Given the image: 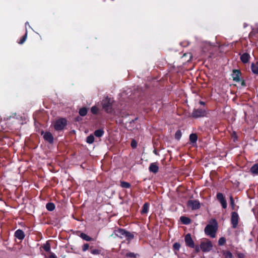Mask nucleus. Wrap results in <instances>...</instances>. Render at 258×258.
<instances>
[{
    "label": "nucleus",
    "mask_w": 258,
    "mask_h": 258,
    "mask_svg": "<svg viewBox=\"0 0 258 258\" xmlns=\"http://www.w3.org/2000/svg\"><path fill=\"white\" fill-rule=\"evenodd\" d=\"M182 136V133L180 130L177 131L175 134V138L177 140H179Z\"/></svg>",
    "instance_id": "25"
},
{
    "label": "nucleus",
    "mask_w": 258,
    "mask_h": 258,
    "mask_svg": "<svg viewBox=\"0 0 258 258\" xmlns=\"http://www.w3.org/2000/svg\"><path fill=\"white\" fill-rule=\"evenodd\" d=\"M80 237L86 241H90L92 239V238L90 237L83 233H82L81 234Z\"/></svg>",
    "instance_id": "19"
},
{
    "label": "nucleus",
    "mask_w": 258,
    "mask_h": 258,
    "mask_svg": "<svg viewBox=\"0 0 258 258\" xmlns=\"http://www.w3.org/2000/svg\"><path fill=\"white\" fill-rule=\"evenodd\" d=\"M137 142L135 140H132V142H131V146L133 148H135L137 147Z\"/></svg>",
    "instance_id": "31"
},
{
    "label": "nucleus",
    "mask_w": 258,
    "mask_h": 258,
    "mask_svg": "<svg viewBox=\"0 0 258 258\" xmlns=\"http://www.w3.org/2000/svg\"><path fill=\"white\" fill-rule=\"evenodd\" d=\"M154 153H155V154H156V150H154Z\"/></svg>",
    "instance_id": "44"
},
{
    "label": "nucleus",
    "mask_w": 258,
    "mask_h": 258,
    "mask_svg": "<svg viewBox=\"0 0 258 258\" xmlns=\"http://www.w3.org/2000/svg\"><path fill=\"white\" fill-rule=\"evenodd\" d=\"M55 206L53 203H49L46 205V208L48 211H52L54 209Z\"/></svg>",
    "instance_id": "18"
},
{
    "label": "nucleus",
    "mask_w": 258,
    "mask_h": 258,
    "mask_svg": "<svg viewBox=\"0 0 258 258\" xmlns=\"http://www.w3.org/2000/svg\"><path fill=\"white\" fill-rule=\"evenodd\" d=\"M126 255L127 256L133 257L134 256V254L133 253H127Z\"/></svg>",
    "instance_id": "39"
},
{
    "label": "nucleus",
    "mask_w": 258,
    "mask_h": 258,
    "mask_svg": "<svg viewBox=\"0 0 258 258\" xmlns=\"http://www.w3.org/2000/svg\"><path fill=\"white\" fill-rule=\"evenodd\" d=\"M250 171L253 174H258V163L251 167Z\"/></svg>",
    "instance_id": "15"
},
{
    "label": "nucleus",
    "mask_w": 258,
    "mask_h": 258,
    "mask_svg": "<svg viewBox=\"0 0 258 258\" xmlns=\"http://www.w3.org/2000/svg\"><path fill=\"white\" fill-rule=\"evenodd\" d=\"M251 69L253 73L258 74V65L252 64Z\"/></svg>",
    "instance_id": "24"
},
{
    "label": "nucleus",
    "mask_w": 258,
    "mask_h": 258,
    "mask_svg": "<svg viewBox=\"0 0 258 258\" xmlns=\"http://www.w3.org/2000/svg\"><path fill=\"white\" fill-rule=\"evenodd\" d=\"M15 236L18 239L22 240L24 239L25 234L22 230L19 229L15 232Z\"/></svg>",
    "instance_id": "12"
},
{
    "label": "nucleus",
    "mask_w": 258,
    "mask_h": 258,
    "mask_svg": "<svg viewBox=\"0 0 258 258\" xmlns=\"http://www.w3.org/2000/svg\"><path fill=\"white\" fill-rule=\"evenodd\" d=\"M98 111V108L96 106H93L91 108V111L92 112V113H96Z\"/></svg>",
    "instance_id": "35"
},
{
    "label": "nucleus",
    "mask_w": 258,
    "mask_h": 258,
    "mask_svg": "<svg viewBox=\"0 0 258 258\" xmlns=\"http://www.w3.org/2000/svg\"><path fill=\"white\" fill-rule=\"evenodd\" d=\"M226 242V240L224 237H221L219 239L218 243L220 245H223Z\"/></svg>",
    "instance_id": "27"
},
{
    "label": "nucleus",
    "mask_w": 258,
    "mask_h": 258,
    "mask_svg": "<svg viewBox=\"0 0 258 258\" xmlns=\"http://www.w3.org/2000/svg\"><path fill=\"white\" fill-rule=\"evenodd\" d=\"M44 249L46 251H49L50 249V246L48 244H47L44 246Z\"/></svg>",
    "instance_id": "37"
},
{
    "label": "nucleus",
    "mask_w": 258,
    "mask_h": 258,
    "mask_svg": "<svg viewBox=\"0 0 258 258\" xmlns=\"http://www.w3.org/2000/svg\"><path fill=\"white\" fill-rule=\"evenodd\" d=\"M238 258H244L245 256L243 253H239L237 254Z\"/></svg>",
    "instance_id": "38"
},
{
    "label": "nucleus",
    "mask_w": 258,
    "mask_h": 258,
    "mask_svg": "<svg viewBox=\"0 0 258 258\" xmlns=\"http://www.w3.org/2000/svg\"><path fill=\"white\" fill-rule=\"evenodd\" d=\"M225 258H233V255L230 251H226L224 253Z\"/></svg>",
    "instance_id": "26"
},
{
    "label": "nucleus",
    "mask_w": 258,
    "mask_h": 258,
    "mask_svg": "<svg viewBox=\"0 0 258 258\" xmlns=\"http://www.w3.org/2000/svg\"><path fill=\"white\" fill-rule=\"evenodd\" d=\"M238 215L237 213L234 212L232 213V216H231V223L232 224V226L234 228H236L238 222Z\"/></svg>",
    "instance_id": "7"
},
{
    "label": "nucleus",
    "mask_w": 258,
    "mask_h": 258,
    "mask_svg": "<svg viewBox=\"0 0 258 258\" xmlns=\"http://www.w3.org/2000/svg\"><path fill=\"white\" fill-rule=\"evenodd\" d=\"M27 33L26 32L25 35L23 37V38L21 39V40L19 42V44H22L25 41V40L27 38Z\"/></svg>",
    "instance_id": "28"
},
{
    "label": "nucleus",
    "mask_w": 258,
    "mask_h": 258,
    "mask_svg": "<svg viewBox=\"0 0 258 258\" xmlns=\"http://www.w3.org/2000/svg\"><path fill=\"white\" fill-rule=\"evenodd\" d=\"M114 235H115L116 236L119 237L120 238H122L123 236H124L129 238H133V235H132L129 232H127L126 231H124V230H122L121 229H119L116 230L114 232V233L112 234L111 236H113Z\"/></svg>",
    "instance_id": "3"
},
{
    "label": "nucleus",
    "mask_w": 258,
    "mask_h": 258,
    "mask_svg": "<svg viewBox=\"0 0 258 258\" xmlns=\"http://www.w3.org/2000/svg\"><path fill=\"white\" fill-rule=\"evenodd\" d=\"M230 204H231V206L232 207V208L233 209L234 206V200L232 196L230 197Z\"/></svg>",
    "instance_id": "34"
},
{
    "label": "nucleus",
    "mask_w": 258,
    "mask_h": 258,
    "mask_svg": "<svg viewBox=\"0 0 258 258\" xmlns=\"http://www.w3.org/2000/svg\"><path fill=\"white\" fill-rule=\"evenodd\" d=\"M212 246L211 242L209 241L202 242L201 244V248L203 251H208L210 250Z\"/></svg>",
    "instance_id": "6"
},
{
    "label": "nucleus",
    "mask_w": 258,
    "mask_h": 258,
    "mask_svg": "<svg viewBox=\"0 0 258 258\" xmlns=\"http://www.w3.org/2000/svg\"><path fill=\"white\" fill-rule=\"evenodd\" d=\"M67 124V120L64 118H59L57 119L54 124V128L56 131L62 130Z\"/></svg>",
    "instance_id": "4"
},
{
    "label": "nucleus",
    "mask_w": 258,
    "mask_h": 258,
    "mask_svg": "<svg viewBox=\"0 0 258 258\" xmlns=\"http://www.w3.org/2000/svg\"><path fill=\"white\" fill-rule=\"evenodd\" d=\"M85 114H84V113L81 114V115L82 116H84Z\"/></svg>",
    "instance_id": "43"
},
{
    "label": "nucleus",
    "mask_w": 258,
    "mask_h": 258,
    "mask_svg": "<svg viewBox=\"0 0 258 258\" xmlns=\"http://www.w3.org/2000/svg\"><path fill=\"white\" fill-rule=\"evenodd\" d=\"M217 198L222 204V207L224 209L226 208L227 207V203L222 194L218 193L217 195Z\"/></svg>",
    "instance_id": "8"
},
{
    "label": "nucleus",
    "mask_w": 258,
    "mask_h": 258,
    "mask_svg": "<svg viewBox=\"0 0 258 258\" xmlns=\"http://www.w3.org/2000/svg\"><path fill=\"white\" fill-rule=\"evenodd\" d=\"M149 170L153 173H156L158 171V166L155 163H152L150 165Z\"/></svg>",
    "instance_id": "13"
},
{
    "label": "nucleus",
    "mask_w": 258,
    "mask_h": 258,
    "mask_svg": "<svg viewBox=\"0 0 258 258\" xmlns=\"http://www.w3.org/2000/svg\"><path fill=\"white\" fill-rule=\"evenodd\" d=\"M94 141V137L93 135H90L87 138V142L89 144H92Z\"/></svg>",
    "instance_id": "22"
},
{
    "label": "nucleus",
    "mask_w": 258,
    "mask_h": 258,
    "mask_svg": "<svg viewBox=\"0 0 258 258\" xmlns=\"http://www.w3.org/2000/svg\"><path fill=\"white\" fill-rule=\"evenodd\" d=\"M180 245L178 243H175L173 244V248L174 250H179V249L180 248Z\"/></svg>",
    "instance_id": "29"
},
{
    "label": "nucleus",
    "mask_w": 258,
    "mask_h": 258,
    "mask_svg": "<svg viewBox=\"0 0 258 258\" xmlns=\"http://www.w3.org/2000/svg\"><path fill=\"white\" fill-rule=\"evenodd\" d=\"M120 185L123 188H129L131 186L129 183L125 181H121Z\"/></svg>",
    "instance_id": "23"
},
{
    "label": "nucleus",
    "mask_w": 258,
    "mask_h": 258,
    "mask_svg": "<svg viewBox=\"0 0 258 258\" xmlns=\"http://www.w3.org/2000/svg\"><path fill=\"white\" fill-rule=\"evenodd\" d=\"M185 242L186 245L190 247H194V243L191 238V236L189 234H187L185 236Z\"/></svg>",
    "instance_id": "9"
},
{
    "label": "nucleus",
    "mask_w": 258,
    "mask_h": 258,
    "mask_svg": "<svg viewBox=\"0 0 258 258\" xmlns=\"http://www.w3.org/2000/svg\"><path fill=\"white\" fill-rule=\"evenodd\" d=\"M91 253L93 254H98L100 253V251L98 249H93L91 251Z\"/></svg>",
    "instance_id": "36"
},
{
    "label": "nucleus",
    "mask_w": 258,
    "mask_h": 258,
    "mask_svg": "<svg viewBox=\"0 0 258 258\" xmlns=\"http://www.w3.org/2000/svg\"><path fill=\"white\" fill-rule=\"evenodd\" d=\"M149 208V204L148 203H145L143 207V209L142 211V213L144 214L148 212Z\"/></svg>",
    "instance_id": "21"
},
{
    "label": "nucleus",
    "mask_w": 258,
    "mask_h": 258,
    "mask_svg": "<svg viewBox=\"0 0 258 258\" xmlns=\"http://www.w3.org/2000/svg\"><path fill=\"white\" fill-rule=\"evenodd\" d=\"M202 116H203L202 114H193L192 117L197 118H199V117H201Z\"/></svg>",
    "instance_id": "32"
},
{
    "label": "nucleus",
    "mask_w": 258,
    "mask_h": 258,
    "mask_svg": "<svg viewBox=\"0 0 258 258\" xmlns=\"http://www.w3.org/2000/svg\"><path fill=\"white\" fill-rule=\"evenodd\" d=\"M43 138L45 140L48 141L50 143H52L53 142V136L52 134L49 132H46L44 133Z\"/></svg>",
    "instance_id": "10"
},
{
    "label": "nucleus",
    "mask_w": 258,
    "mask_h": 258,
    "mask_svg": "<svg viewBox=\"0 0 258 258\" xmlns=\"http://www.w3.org/2000/svg\"><path fill=\"white\" fill-rule=\"evenodd\" d=\"M198 139L197 135L196 134H192L189 136V140L192 143H195Z\"/></svg>",
    "instance_id": "16"
},
{
    "label": "nucleus",
    "mask_w": 258,
    "mask_h": 258,
    "mask_svg": "<svg viewBox=\"0 0 258 258\" xmlns=\"http://www.w3.org/2000/svg\"><path fill=\"white\" fill-rule=\"evenodd\" d=\"M240 72L238 70H233L232 75L233 80L235 82L240 81Z\"/></svg>",
    "instance_id": "11"
},
{
    "label": "nucleus",
    "mask_w": 258,
    "mask_h": 258,
    "mask_svg": "<svg viewBox=\"0 0 258 258\" xmlns=\"http://www.w3.org/2000/svg\"><path fill=\"white\" fill-rule=\"evenodd\" d=\"M232 136L233 138H234V140H235V139H237V137H236V133H235V132H233V134H232Z\"/></svg>",
    "instance_id": "40"
},
{
    "label": "nucleus",
    "mask_w": 258,
    "mask_h": 258,
    "mask_svg": "<svg viewBox=\"0 0 258 258\" xmlns=\"http://www.w3.org/2000/svg\"><path fill=\"white\" fill-rule=\"evenodd\" d=\"M49 258H56L55 256L54 255H51L49 256Z\"/></svg>",
    "instance_id": "41"
},
{
    "label": "nucleus",
    "mask_w": 258,
    "mask_h": 258,
    "mask_svg": "<svg viewBox=\"0 0 258 258\" xmlns=\"http://www.w3.org/2000/svg\"><path fill=\"white\" fill-rule=\"evenodd\" d=\"M103 134V131L102 130H96L94 132L95 136L97 137H100L102 136Z\"/></svg>",
    "instance_id": "20"
},
{
    "label": "nucleus",
    "mask_w": 258,
    "mask_h": 258,
    "mask_svg": "<svg viewBox=\"0 0 258 258\" xmlns=\"http://www.w3.org/2000/svg\"><path fill=\"white\" fill-rule=\"evenodd\" d=\"M180 220L183 224H188L190 222V220L188 218L186 217H181Z\"/></svg>",
    "instance_id": "17"
},
{
    "label": "nucleus",
    "mask_w": 258,
    "mask_h": 258,
    "mask_svg": "<svg viewBox=\"0 0 258 258\" xmlns=\"http://www.w3.org/2000/svg\"><path fill=\"white\" fill-rule=\"evenodd\" d=\"M88 109L87 107H82L80 109L79 113H87Z\"/></svg>",
    "instance_id": "30"
},
{
    "label": "nucleus",
    "mask_w": 258,
    "mask_h": 258,
    "mask_svg": "<svg viewBox=\"0 0 258 258\" xmlns=\"http://www.w3.org/2000/svg\"><path fill=\"white\" fill-rule=\"evenodd\" d=\"M102 107L104 109V111H110V109L113 108V111H121L122 108L116 107L112 104V101L110 99L106 98L102 101Z\"/></svg>",
    "instance_id": "2"
},
{
    "label": "nucleus",
    "mask_w": 258,
    "mask_h": 258,
    "mask_svg": "<svg viewBox=\"0 0 258 258\" xmlns=\"http://www.w3.org/2000/svg\"><path fill=\"white\" fill-rule=\"evenodd\" d=\"M187 206L192 210H196L200 207V204L198 201L190 200L187 203Z\"/></svg>",
    "instance_id": "5"
},
{
    "label": "nucleus",
    "mask_w": 258,
    "mask_h": 258,
    "mask_svg": "<svg viewBox=\"0 0 258 258\" xmlns=\"http://www.w3.org/2000/svg\"><path fill=\"white\" fill-rule=\"evenodd\" d=\"M218 228V224L215 219H213L210 224L207 225L205 229V233L214 238Z\"/></svg>",
    "instance_id": "1"
},
{
    "label": "nucleus",
    "mask_w": 258,
    "mask_h": 258,
    "mask_svg": "<svg viewBox=\"0 0 258 258\" xmlns=\"http://www.w3.org/2000/svg\"><path fill=\"white\" fill-rule=\"evenodd\" d=\"M241 61L243 63H246L248 61L249 59V55L247 53H243L240 57Z\"/></svg>",
    "instance_id": "14"
},
{
    "label": "nucleus",
    "mask_w": 258,
    "mask_h": 258,
    "mask_svg": "<svg viewBox=\"0 0 258 258\" xmlns=\"http://www.w3.org/2000/svg\"><path fill=\"white\" fill-rule=\"evenodd\" d=\"M89 245L88 243L84 244V245L83 246V250L84 251L87 250L89 248Z\"/></svg>",
    "instance_id": "33"
},
{
    "label": "nucleus",
    "mask_w": 258,
    "mask_h": 258,
    "mask_svg": "<svg viewBox=\"0 0 258 258\" xmlns=\"http://www.w3.org/2000/svg\"><path fill=\"white\" fill-rule=\"evenodd\" d=\"M241 84H242V86H244L245 85V83H244V82L243 81L242 82Z\"/></svg>",
    "instance_id": "42"
}]
</instances>
